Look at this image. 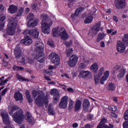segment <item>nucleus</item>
<instances>
[{
  "instance_id": "69168bd1",
  "label": "nucleus",
  "mask_w": 128,
  "mask_h": 128,
  "mask_svg": "<svg viewBox=\"0 0 128 128\" xmlns=\"http://www.w3.org/2000/svg\"><path fill=\"white\" fill-rule=\"evenodd\" d=\"M44 78L45 80H51L50 78H49L48 76H46V75L44 76Z\"/></svg>"
},
{
  "instance_id": "ddd939ff",
  "label": "nucleus",
  "mask_w": 128,
  "mask_h": 128,
  "mask_svg": "<svg viewBox=\"0 0 128 128\" xmlns=\"http://www.w3.org/2000/svg\"><path fill=\"white\" fill-rule=\"evenodd\" d=\"M68 98L66 96H63L59 103V108H66L68 106Z\"/></svg>"
},
{
  "instance_id": "5fc2aeb1",
  "label": "nucleus",
  "mask_w": 128,
  "mask_h": 128,
  "mask_svg": "<svg viewBox=\"0 0 128 128\" xmlns=\"http://www.w3.org/2000/svg\"><path fill=\"white\" fill-rule=\"evenodd\" d=\"M67 90L68 92H74V89H72V88H67Z\"/></svg>"
},
{
  "instance_id": "7ed1b4c3",
  "label": "nucleus",
  "mask_w": 128,
  "mask_h": 128,
  "mask_svg": "<svg viewBox=\"0 0 128 128\" xmlns=\"http://www.w3.org/2000/svg\"><path fill=\"white\" fill-rule=\"evenodd\" d=\"M32 94L35 100V102L38 106H42L44 104H48V96H44V92L33 90Z\"/></svg>"
},
{
  "instance_id": "7c9ffc66",
  "label": "nucleus",
  "mask_w": 128,
  "mask_h": 128,
  "mask_svg": "<svg viewBox=\"0 0 128 128\" xmlns=\"http://www.w3.org/2000/svg\"><path fill=\"white\" fill-rule=\"evenodd\" d=\"M106 34L104 33H100L97 37L96 40L98 42H100L102 40H104V36H106Z\"/></svg>"
},
{
  "instance_id": "052dcab7",
  "label": "nucleus",
  "mask_w": 128,
  "mask_h": 128,
  "mask_svg": "<svg viewBox=\"0 0 128 128\" xmlns=\"http://www.w3.org/2000/svg\"><path fill=\"white\" fill-rule=\"evenodd\" d=\"M61 76H62V78H64V76H66V78H70V76L66 74H62Z\"/></svg>"
},
{
  "instance_id": "f3484780",
  "label": "nucleus",
  "mask_w": 128,
  "mask_h": 128,
  "mask_svg": "<svg viewBox=\"0 0 128 128\" xmlns=\"http://www.w3.org/2000/svg\"><path fill=\"white\" fill-rule=\"evenodd\" d=\"M14 54H15L16 58L17 60H18L22 56V48H20V46H17L16 47L14 51Z\"/></svg>"
},
{
  "instance_id": "e2e57ef3",
  "label": "nucleus",
  "mask_w": 128,
  "mask_h": 128,
  "mask_svg": "<svg viewBox=\"0 0 128 128\" xmlns=\"http://www.w3.org/2000/svg\"><path fill=\"white\" fill-rule=\"evenodd\" d=\"M111 116L113 117L114 118H116L118 116L116 114L114 113H112Z\"/></svg>"
},
{
  "instance_id": "c03bdc74",
  "label": "nucleus",
  "mask_w": 128,
  "mask_h": 128,
  "mask_svg": "<svg viewBox=\"0 0 128 128\" xmlns=\"http://www.w3.org/2000/svg\"><path fill=\"white\" fill-rule=\"evenodd\" d=\"M69 108L70 110L71 108H72L74 107V102L72 100H70L69 102Z\"/></svg>"
},
{
  "instance_id": "6ab92c4d",
  "label": "nucleus",
  "mask_w": 128,
  "mask_h": 128,
  "mask_svg": "<svg viewBox=\"0 0 128 128\" xmlns=\"http://www.w3.org/2000/svg\"><path fill=\"white\" fill-rule=\"evenodd\" d=\"M21 44H24L25 46H30L32 44V39L29 36H25V39H22L20 41Z\"/></svg>"
},
{
  "instance_id": "a19ab883",
  "label": "nucleus",
  "mask_w": 128,
  "mask_h": 128,
  "mask_svg": "<svg viewBox=\"0 0 128 128\" xmlns=\"http://www.w3.org/2000/svg\"><path fill=\"white\" fill-rule=\"evenodd\" d=\"M24 8H21L18 11V14L17 15V16H20L22 14H24Z\"/></svg>"
},
{
  "instance_id": "aec40b11",
  "label": "nucleus",
  "mask_w": 128,
  "mask_h": 128,
  "mask_svg": "<svg viewBox=\"0 0 128 128\" xmlns=\"http://www.w3.org/2000/svg\"><path fill=\"white\" fill-rule=\"evenodd\" d=\"M14 98L16 100V102H22V100H24V98H22V94L20 93V92L18 91L14 93Z\"/></svg>"
},
{
  "instance_id": "c9c22d12",
  "label": "nucleus",
  "mask_w": 128,
  "mask_h": 128,
  "mask_svg": "<svg viewBox=\"0 0 128 128\" xmlns=\"http://www.w3.org/2000/svg\"><path fill=\"white\" fill-rule=\"evenodd\" d=\"M5 20H6V15L4 14H1L0 15V22H1V24H4V22Z\"/></svg>"
},
{
  "instance_id": "39448f33",
  "label": "nucleus",
  "mask_w": 128,
  "mask_h": 128,
  "mask_svg": "<svg viewBox=\"0 0 128 128\" xmlns=\"http://www.w3.org/2000/svg\"><path fill=\"white\" fill-rule=\"evenodd\" d=\"M52 32L54 36H60V38L62 40H66L68 38V33H66L64 28L62 27L53 28Z\"/></svg>"
},
{
  "instance_id": "9b49d317",
  "label": "nucleus",
  "mask_w": 128,
  "mask_h": 128,
  "mask_svg": "<svg viewBox=\"0 0 128 128\" xmlns=\"http://www.w3.org/2000/svg\"><path fill=\"white\" fill-rule=\"evenodd\" d=\"M100 28V22L96 23L90 30L89 34L90 36H96Z\"/></svg>"
},
{
  "instance_id": "b1692460",
  "label": "nucleus",
  "mask_w": 128,
  "mask_h": 128,
  "mask_svg": "<svg viewBox=\"0 0 128 128\" xmlns=\"http://www.w3.org/2000/svg\"><path fill=\"white\" fill-rule=\"evenodd\" d=\"M90 74V72L88 71V70H82L80 72V78H86L88 76V75Z\"/></svg>"
},
{
  "instance_id": "423d86ee",
  "label": "nucleus",
  "mask_w": 128,
  "mask_h": 128,
  "mask_svg": "<svg viewBox=\"0 0 128 128\" xmlns=\"http://www.w3.org/2000/svg\"><path fill=\"white\" fill-rule=\"evenodd\" d=\"M18 24V20L15 18H12L11 20L8 24V27L6 30L7 34L9 36H14L16 32V24Z\"/></svg>"
},
{
  "instance_id": "de8ad7c7",
  "label": "nucleus",
  "mask_w": 128,
  "mask_h": 128,
  "mask_svg": "<svg viewBox=\"0 0 128 128\" xmlns=\"http://www.w3.org/2000/svg\"><path fill=\"white\" fill-rule=\"evenodd\" d=\"M8 92V88H5L4 90H3L2 92V94L1 96H6V92Z\"/></svg>"
},
{
  "instance_id": "2eb2a0df",
  "label": "nucleus",
  "mask_w": 128,
  "mask_h": 128,
  "mask_svg": "<svg viewBox=\"0 0 128 128\" xmlns=\"http://www.w3.org/2000/svg\"><path fill=\"white\" fill-rule=\"evenodd\" d=\"M104 67H102L98 70V75H96L94 76V80H95L96 84H100V76H102V72H104Z\"/></svg>"
},
{
  "instance_id": "c756f323",
  "label": "nucleus",
  "mask_w": 128,
  "mask_h": 128,
  "mask_svg": "<svg viewBox=\"0 0 128 128\" xmlns=\"http://www.w3.org/2000/svg\"><path fill=\"white\" fill-rule=\"evenodd\" d=\"M26 94L28 102H32V97L30 96V94L28 90H26Z\"/></svg>"
},
{
  "instance_id": "412c9836",
  "label": "nucleus",
  "mask_w": 128,
  "mask_h": 128,
  "mask_svg": "<svg viewBox=\"0 0 128 128\" xmlns=\"http://www.w3.org/2000/svg\"><path fill=\"white\" fill-rule=\"evenodd\" d=\"M30 36L34 38H38V36H40V31L36 28H35L34 30H30Z\"/></svg>"
},
{
  "instance_id": "e433bc0d",
  "label": "nucleus",
  "mask_w": 128,
  "mask_h": 128,
  "mask_svg": "<svg viewBox=\"0 0 128 128\" xmlns=\"http://www.w3.org/2000/svg\"><path fill=\"white\" fill-rule=\"evenodd\" d=\"M48 114H50V116H54L56 112H54V110L52 108H50V107H48Z\"/></svg>"
},
{
  "instance_id": "0eeeda50",
  "label": "nucleus",
  "mask_w": 128,
  "mask_h": 128,
  "mask_svg": "<svg viewBox=\"0 0 128 128\" xmlns=\"http://www.w3.org/2000/svg\"><path fill=\"white\" fill-rule=\"evenodd\" d=\"M116 70H119L117 77L118 78H122L126 72V68L122 67L121 68L120 66L116 65V66L113 69V72H116Z\"/></svg>"
},
{
  "instance_id": "603ef678",
  "label": "nucleus",
  "mask_w": 128,
  "mask_h": 128,
  "mask_svg": "<svg viewBox=\"0 0 128 128\" xmlns=\"http://www.w3.org/2000/svg\"><path fill=\"white\" fill-rule=\"evenodd\" d=\"M113 20L116 22H118V18L116 16H113Z\"/></svg>"
},
{
  "instance_id": "bf43d9fd",
  "label": "nucleus",
  "mask_w": 128,
  "mask_h": 128,
  "mask_svg": "<svg viewBox=\"0 0 128 128\" xmlns=\"http://www.w3.org/2000/svg\"><path fill=\"white\" fill-rule=\"evenodd\" d=\"M100 46L101 48H104V46H106V44H104V42H102L100 44Z\"/></svg>"
},
{
  "instance_id": "6e6d98bb",
  "label": "nucleus",
  "mask_w": 128,
  "mask_h": 128,
  "mask_svg": "<svg viewBox=\"0 0 128 128\" xmlns=\"http://www.w3.org/2000/svg\"><path fill=\"white\" fill-rule=\"evenodd\" d=\"M72 42H64V44L65 46H71V44H72Z\"/></svg>"
},
{
  "instance_id": "9d476101",
  "label": "nucleus",
  "mask_w": 128,
  "mask_h": 128,
  "mask_svg": "<svg viewBox=\"0 0 128 128\" xmlns=\"http://www.w3.org/2000/svg\"><path fill=\"white\" fill-rule=\"evenodd\" d=\"M126 44H124L122 41H118L116 44V49L118 52L120 54H122L126 50Z\"/></svg>"
},
{
  "instance_id": "4c0bfd02",
  "label": "nucleus",
  "mask_w": 128,
  "mask_h": 128,
  "mask_svg": "<svg viewBox=\"0 0 128 128\" xmlns=\"http://www.w3.org/2000/svg\"><path fill=\"white\" fill-rule=\"evenodd\" d=\"M24 68L22 66H14L13 67V70H24Z\"/></svg>"
},
{
  "instance_id": "393cba45",
  "label": "nucleus",
  "mask_w": 128,
  "mask_h": 128,
  "mask_svg": "<svg viewBox=\"0 0 128 128\" xmlns=\"http://www.w3.org/2000/svg\"><path fill=\"white\" fill-rule=\"evenodd\" d=\"M92 20H94V17L92 15L89 14L84 20V24H90L92 22Z\"/></svg>"
},
{
  "instance_id": "6e6552de",
  "label": "nucleus",
  "mask_w": 128,
  "mask_h": 128,
  "mask_svg": "<svg viewBox=\"0 0 128 128\" xmlns=\"http://www.w3.org/2000/svg\"><path fill=\"white\" fill-rule=\"evenodd\" d=\"M50 94L52 96H53V102L54 104L58 102L60 98V92H58V90L56 88L52 89L51 90Z\"/></svg>"
},
{
  "instance_id": "774afa93",
  "label": "nucleus",
  "mask_w": 128,
  "mask_h": 128,
  "mask_svg": "<svg viewBox=\"0 0 128 128\" xmlns=\"http://www.w3.org/2000/svg\"><path fill=\"white\" fill-rule=\"evenodd\" d=\"M75 16H76V13H74V14H72L71 18L73 20H74Z\"/></svg>"
},
{
  "instance_id": "79ce46f5",
  "label": "nucleus",
  "mask_w": 128,
  "mask_h": 128,
  "mask_svg": "<svg viewBox=\"0 0 128 128\" xmlns=\"http://www.w3.org/2000/svg\"><path fill=\"white\" fill-rule=\"evenodd\" d=\"M86 68V65L84 63H80L79 65V68H80V70H84V68Z\"/></svg>"
},
{
  "instance_id": "72a5a7b5",
  "label": "nucleus",
  "mask_w": 128,
  "mask_h": 128,
  "mask_svg": "<svg viewBox=\"0 0 128 128\" xmlns=\"http://www.w3.org/2000/svg\"><path fill=\"white\" fill-rule=\"evenodd\" d=\"M83 106L84 108H88L90 106V101L88 100H85L83 103Z\"/></svg>"
},
{
  "instance_id": "ea45409f",
  "label": "nucleus",
  "mask_w": 128,
  "mask_h": 128,
  "mask_svg": "<svg viewBox=\"0 0 128 128\" xmlns=\"http://www.w3.org/2000/svg\"><path fill=\"white\" fill-rule=\"evenodd\" d=\"M108 109L110 110H112V112H116V110H118V108H116V106H109L108 107Z\"/></svg>"
},
{
  "instance_id": "473e14b6",
  "label": "nucleus",
  "mask_w": 128,
  "mask_h": 128,
  "mask_svg": "<svg viewBox=\"0 0 128 128\" xmlns=\"http://www.w3.org/2000/svg\"><path fill=\"white\" fill-rule=\"evenodd\" d=\"M122 42L127 45L128 44V34H125L123 36Z\"/></svg>"
},
{
  "instance_id": "864d4df0",
  "label": "nucleus",
  "mask_w": 128,
  "mask_h": 128,
  "mask_svg": "<svg viewBox=\"0 0 128 128\" xmlns=\"http://www.w3.org/2000/svg\"><path fill=\"white\" fill-rule=\"evenodd\" d=\"M48 46H54V42L52 41L48 40Z\"/></svg>"
},
{
  "instance_id": "4d7b16f0",
  "label": "nucleus",
  "mask_w": 128,
  "mask_h": 128,
  "mask_svg": "<svg viewBox=\"0 0 128 128\" xmlns=\"http://www.w3.org/2000/svg\"><path fill=\"white\" fill-rule=\"evenodd\" d=\"M72 126L74 128H78V123H74L72 124Z\"/></svg>"
},
{
  "instance_id": "bb28decb",
  "label": "nucleus",
  "mask_w": 128,
  "mask_h": 128,
  "mask_svg": "<svg viewBox=\"0 0 128 128\" xmlns=\"http://www.w3.org/2000/svg\"><path fill=\"white\" fill-rule=\"evenodd\" d=\"M8 10L10 14H14L18 10V6L12 4L9 6Z\"/></svg>"
},
{
  "instance_id": "f704fd0d",
  "label": "nucleus",
  "mask_w": 128,
  "mask_h": 128,
  "mask_svg": "<svg viewBox=\"0 0 128 128\" xmlns=\"http://www.w3.org/2000/svg\"><path fill=\"white\" fill-rule=\"evenodd\" d=\"M108 89L110 92H112V90H116V86H114L112 83H110L108 84Z\"/></svg>"
},
{
  "instance_id": "dca6fc26",
  "label": "nucleus",
  "mask_w": 128,
  "mask_h": 128,
  "mask_svg": "<svg viewBox=\"0 0 128 128\" xmlns=\"http://www.w3.org/2000/svg\"><path fill=\"white\" fill-rule=\"evenodd\" d=\"M106 122V120L104 118H102L101 120V121L100 122V124H98V126H97L96 128H114V125L112 124H110L108 126H107L104 124Z\"/></svg>"
},
{
  "instance_id": "f03ea898",
  "label": "nucleus",
  "mask_w": 128,
  "mask_h": 128,
  "mask_svg": "<svg viewBox=\"0 0 128 128\" xmlns=\"http://www.w3.org/2000/svg\"><path fill=\"white\" fill-rule=\"evenodd\" d=\"M42 30V32L48 34L50 32V26L52 25V22L56 20L54 16L52 17L50 20L48 19V15L46 14L41 15Z\"/></svg>"
},
{
  "instance_id": "58836bf2",
  "label": "nucleus",
  "mask_w": 128,
  "mask_h": 128,
  "mask_svg": "<svg viewBox=\"0 0 128 128\" xmlns=\"http://www.w3.org/2000/svg\"><path fill=\"white\" fill-rule=\"evenodd\" d=\"M71 54H72V48H70L66 49V54H67V56H70Z\"/></svg>"
},
{
  "instance_id": "0e129e2a",
  "label": "nucleus",
  "mask_w": 128,
  "mask_h": 128,
  "mask_svg": "<svg viewBox=\"0 0 128 128\" xmlns=\"http://www.w3.org/2000/svg\"><path fill=\"white\" fill-rule=\"evenodd\" d=\"M116 32H118L116 30L112 31L111 36H114L115 34H116Z\"/></svg>"
},
{
  "instance_id": "5701e85b",
  "label": "nucleus",
  "mask_w": 128,
  "mask_h": 128,
  "mask_svg": "<svg viewBox=\"0 0 128 128\" xmlns=\"http://www.w3.org/2000/svg\"><path fill=\"white\" fill-rule=\"evenodd\" d=\"M90 70L93 72H96L98 70V63L93 64L90 67Z\"/></svg>"
},
{
  "instance_id": "4468645a",
  "label": "nucleus",
  "mask_w": 128,
  "mask_h": 128,
  "mask_svg": "<svg viewBox=\"0 0 128 128\" xmlns=\"http://www.w3.org/2000/svg\"><path fill=\"white\" fill-rule=\"evenodd\" d=\"M78 60V57L76 55H72L70 58L69 62H68V66L71 68H74L76 66Z\"/></svg>"
},
{
  "instance_id": "09e8293b",
  "label": "nucleus",
  "mask_w": 128,
  "mask_h": 128,
  "mask_svg": "<svg viewBox=\"0 0 128 128\" xmlns=\"http://www.w3.org/2000/svg\"><path fill=\"white\" fill-rule=\"evenodd\" d=\"M36 6H38V4L36 3H32V10H36Z\"/></svg>"
},
{
  "instance_id": "8fccbe9b",
  "label": "nucleus",
  "mask_w": 128,
  "mask_h": 128,
  "mask_svg": "<svg viewBox=\"0 0 128 128\" xmlns=\"http://www.w3.org/2000/svg\"><path fill=\"white\" fill-rule=\"evenodd\" d=\"M123 128H128V121H126L123 124Z\"/></svg>"
},
{
  "instance_id": "a18cd8bd",
  "label": "nucleus",
  "mask_w": 128,
  "mask_h": 128,
  "mask_svg": "<svg viewBox=\"0 0 128 128\" xmlns=\"http://www.w3.org/2000/svg\"><path fill=\"white\" fill-rule=\"evenodd\" d=\"M3 60L2 66H8V62H6V58H4Z\"/></svg>"
},
{
  "instance_id": "1a4fd4ad",
  "label": "nucleus",
  "mask_w": 128,
  "mask_h": 128,
  "mask_svg": "<svg viewBox=\"0 0 128 128\" xmlns=\"http://www.w3.org/2000/svg\"><path fill=\"white\" fill-rule=\"evenodd\" d=\"M49 58L55 66H58V64H60V56L58 55L55 52L51 53L49 55Z\"/></svg>"
},
{
  "instance_id": "cd10ccee",
  "label": "nucleus",
  "mask_w": 128,
  "mask_h": 128,
  "mask_svg": "<svg viewBox=\"0 0 128 128\" xmlns=\"http://www.w3.org/2000/svg\"><path fill=\"white\" fill-rule=\"evenodd\" d=\"M82 106V102L80 100H78L76 102V103L74 106V109L75 110L78 111V110Z\"/></svg>"
},
{
  "instance_id": "4be33fe9",
  "label": "nucleus",
  "mask_w": 128,
  "mask_h": 128,
  "mask_svg": "<svg viewBox=\"0 0 128 128\" xmlns=\"http://www.w3.org/2000/svg\"><path fill=\"white\" fill-rule=\"evenodd\" d=\"M126 6V0H118L116 3L117 8H122Z\"/></svg>"
},
{
  "instance_id": "c85d7f7f",
  "label": "nucleus",
  "mask_w": 128,
  "mask_h": 128,
  "mask_svg": "<svg viewBox=\"0 0 128 128\" xmlns=\"http://www.w3.org/2000/svg\"><path fill=\"white\" fill-rule=\"evenodd\" d=\"M16 78H18V80H20V82H28V79L24 78L22 76L18 74L16 75Z\"/></svg>"
},
{
  "instance_id": "2f4dec72",
  "label": "nucleus",
  "mask_w": 128,
  "mask_h": 128,
  "mask_svg": "<svg viewBox=\"0 0 128 128\" xmlns=\"http://www.w3.org/2000/svg\"><path fill=\"white\" fill-rule=\"evenodd\" d=\"M84 10V8H78L76 11H75V16H78L80 14H82V12Z\"/></svg>"
},
{
  "instance_id": "338daca9",
  "label": "nucleus",
  "mask_w": 128,
  "mask_h": 128,
  "mask_svg": "<svg viewBox=\"0 0 128 128\" xmlns=\"http://www.w3.org/2000/svg\"><path fill=\"white\" fill-rule=\"evenodd\" d=\"M4 24H0V30H2V28H4Z\"/></svg>"
},
{
  "instance_id": "13d9d810",
  "label": "nucleus",
  "mask_w": 128,
  "mask_h": 128,
  "mask_svg": "<svg viewBox=\"0 0 128 128\" xmlns=\"http://www.w3.org/2000/svg\"><path fill=\"white\" fill-rule=\"evenodd\" d=\"M112 32H114V30H112V29H108V30H107L108 34H112Z\"/></svg>"
},
{
  "instance_id": "a878e982",
  "label": "nucleus",
  "mask_w": 128,
  "mask_h": 128,
  "mask_svg": "<svg viewBox=\"0 0 128 128\" xmlns=\"http://www.w3.org/2000/svg\"><path fill=\"white\" fill-rule=\"evenodd\" d=\"M25 118L28 122H34V118L29 112L26 113Z\"/></svg>"
},
{
  "instance_id": "f257e3e1",
  "label": "nucleus",
  "mask_w": 128,
  "mask_h": 128,
  "mask_svg": "<svg viewBox=\"0 0 128 128\" xmlns=\"http://www.w3.org/2000/svg\"><path fill=\"white\" fill-rule=\"evenodd\" d=\"M35 52L36 55L34 53H32L30 57L22 56L20 62L23 64H34V60H39L40 62H44V44L40 42H38L35 44Z\"/></svg>"
},
{
  "instance_id": "37998d69",
  "label": "nucleus",
  "mask_w": 128,
  "mask_h": 128,
  "mask_svg": "<svg viewBox=\"0 0 128 128\" xmlns=\"http://www.w3.org/2000/svg\"><path fill=\"white\" fill-rule=\"evenodd\" d=\"M10 80V78H8L7 79L1 81V82L0 83V86H4V84H6L7 82Z\"/></svg>"
},
{
  "instance_id": "49530a36",
  "label": "nucleus",
  "mask_w": 128,
  "mask_h": 128,
  "mask_svg": "<svg viewBox=\"0 0 128 128\" xmlns=\"http://www.w3.org/2000/svg\"><path fill=\"white\" fill-rule=\"evenodd\" d=\"M124 119L125 120H128V110H127L124 113Z\"/></svg>"
},
{
  "instance_id": "20e7f679",
  "label": "nucleus",
  "mask_w": 128,
  "mask_h": 128,
  "mask_svg": "<svg viewBox=\"0 0 128 128\" xmlns=\"http://www.w3.org/2000/svg\"><path fill=\"white\" fill-rule=\"evenodd\" d=\"M18 108L16 106L12 107H8L9 114L10 116H12L13 120L17 124H20L24 120V116L22 115V110L18 109V112H16L14 114V112L18 110ZM13 114V115H12Z\"/></svg>"
},
{
  "instance_id": "a211bd4d",
  "label": "nucleus",
  "mask_w": 128,
  "mask_h": 128,
  "mask_svg": "<svg viewBox=\"0 0 128 128\" xmlns=\"http://www.w3.org/2000/svg\"><path fill=\"white\" fill-rule=\"evenodd\" d=\"M110 76V71L109 70H106L102 76V78L100 80V84H104V82Z\"/></svg>"
},
{
  "instance_id": "f8f14e48",
  "label": "nucleus",
  "mask_w": 128,
  "mask_h": 128,
  "mask_svg": "<svg viewBox=\"0 0 128 128\" xmlns=\"http://www.w3.org/2000/svg\"><path fill=\"white\" fill-rule=\"evenodd\" d=\"M27 18H30V20L27 22V26H38V20H35L34 22H32L34 20V19H32V18H34V14H30Z\"/></svg>"
},
{
  "instance_id": "680f3d73",
  "label": "nucleus",
  "mask_w": 128,
  "mask_h": 128,
  "mask_svg": "<svg viewBox=\"0 0 128 128\" xmlns=\"http://www.w3.org/2000/svg\"><path fill=\"white\" fill-rule=\"evenodd\" d=\"M4 10V7L3 6L2 4H0V10H1V12H2Z\"/></svg>"
},
{
  "instance_id": "3c124183",
  "label": "nucleus",
  "mask_w": 128,
  "mask_h": 128,
  "mask_svg": "<svg viewBox=\"0 0 128 128\" xmlns=\"http://www.w3.org/2000/svg\"><path fill=\"white\" fill-rule=\"evenodd\" d=\"M24 34H30V30H26L24 32Z\"/></svg>"
}]
</instances>
